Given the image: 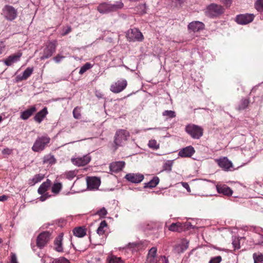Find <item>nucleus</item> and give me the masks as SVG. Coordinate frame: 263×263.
<instances>
[{"label":"nucleus","instance_id":"6","mask_svg":"<svg viewBox=\"0 0 263 263\" xmlns=\"http://www.w3.org/2000/svg\"><path fill=\"white\" fill-rule=\"evenodd\" d=\"M5 17L9 21L14 20L17 14V10L10 5H6L3 9Z\"/></svg>","mask_w":263,"mask_h":263},{"label":"nucleus","instance_id":"26","mask_svg":"<svg viewBox=\"0 0 263 263\" xmlns=\"http://www.w3.org/2000/svg\"><path fill=\"white\" fill-rule=\"evenodd\" d=\"M33 71V67H28L23 73V75L22 76H17V80L18 81H23L26 80L28 79L30 75L32 74Z\"/></svg>","mask_w":263,"mask_h":263},{"label":"nucleus","instance_id":"58","mask_svg":"<svg viewBox=\"0 0 263 263\" xmlns=\"http://www.w3.org/2000/svg\"><path fill=\"white\" fill-rule=\"evenodd\" d=\"M184 0H172V2L177 4H181L184 2Z\"/></svg>","mask_w":263,"mask_h":263},{"label":"nucleus","instance_id":"53","mask_svg":"<svg viewBox=\"0 0 263 263\" xmlns=\"http://www.w3.org/2000/svg\"><path fill=\"white\" fill-rule=\"evenodd\" d=\"M71 31V28L70 27H68V28L62 33V35L64 36L67 34H68L69 32H70Z\"/></svg>","mask_w":263,"mask_h":263},{"label":"nucleus","instance_id":"24","mask_svg":"<svg viewBox=\"0 0 263 263\" xmlns=\"http://www.w3.org/2000/svg\"><path fill=\"white\" fill-rule=\"evenodd\" d=\"M63 235V233H61L54 240V249L59 252H61L63 250L62 247Z\"/></svg>","mask_w":263,"mask_h":263},{"label":"nucleus","instance_id":"1","mask_svg":"<svg viewBox=\"0 0 263 263\" xmlns=\"http://www.w3.org/2000/svg\"><path fill=\"white\" fill-rule=\"evenodd\" d=\"M123 6V4L121 2H117L114 4L103 3L98 6L97 10L101 13H107L115 11L122 8Z\"/></svg>","mask_w":263,"mask_h":263},{"label":"nucleus","instance_id":"2","mask_svg":"<svg viewBox=\"0 0 263 263\" xmlns=\"http://www.w3.org/2000/svg\"><path fill=\"white\" fill-rule=\"evenodd\" d=\"M129 137V133L125 129H118L115 135L114 144L115 150L119 146H121Z\"/></svg>","mask_w":263,"mask_h":263},{"label":"nucleus","instance_id":"12","mask_svg":"<svg viewBox=\"0 0 263 263\" xmlns=\"http://www.w3.org/2000/svg\"><path fill=\"white\" fill-rule=\"evenodd\" d=\"M87 187L89 190H97L100 185V180L96 177H88L86 180Z\"/></svg>","mask_w":263,"mask_h":263},{"label":"nucleus","instance_id":"41","mask_svg":"<svg viewBox=\"0 0 263 263\" xmlns=\"http://www.w3.org/2000/svg\"><path fill=\"white\" fill-rule=\"evenodd\" d=\"M162 115L163 116H166L168 118H173L176 116L175 111L172 110H165L163 112Z\"/></svg>","mask_w":263,"mask_h":263},{"label":"nucleus","instance_id":"57","mask_svg":"<svg viewBox=\"0 0 263 263\" xmlns=\"http://www.w3.org/2000/svg\"><path fill=\"white\" fill-rule=\"evenodd\" d=\"M137 246V244L136 243H129L128 244V247L130 248H135Z\"/></svg>","mask_w":263,"mask_h":263},{"label":"nucleus","instance_id":"4","mask_svg":"<svg viewBox=\"0 0 263 263\" xmlns=\"http://www.w3.org/2000/svg\"><path fill=\"white\" fill-rule=\"evenodd\" d=\"M185 130L194 139H198L203 135V129L194 124L187 125Z\"/></svg>","mask_w":263,"mask_h":263},{"label":"nucleus","instance_id":"54","mask_svg":"<svg viewBox=\"0 0 263 263\" xmlns=\"http://www.w3.org/2000/svg\"><path fill=\"white\" fill-rule=\"evenodd\" d=\"M222 3H223L227 7L228 6H230L231 4V2H232V0H221Z\"/></svg>","mask_w":263,"mask_h":263},{"label":"nucleus","instance_id":"15","mask_svg":"<svg viewBox=\"0 0 263 263\" xmlns=\"http://www.w3.org/2000/svg\"><path fill=\"white\" fill-rule=\"evenodd\" d=\"M195 152L192 146H186L180 150L178 155L181 157H191Z\"/></svg>","mask_w":263,"mask_h":263},{"label":"nucleus","instance_id":"42","mask_svg":"<svg viewBox=\"0 0 263 263\" xmlns=\"http://www.w3.org/2000/svg\"><path fill=\"white\" fill-rule=\"evenodd\" d=\"M148 146L153 149H157L159 148V145L157 144L155 140H151L148 142Z\"/></svg>","mask_w":263,"mask_h":263},{"label":"nucleus","instance_id":"18","mask_svg":"<svg viewBox=\"0 0 263 263\" xmlns=\"http://www.w3.org/2000/svg\"><path fill=\"white\" fill-rule=\"evenodd\" d=\"M157 252V249L155 247H153L149 250L146 260V263H156Z\"/></svg>","mask_w":263,"mask_h":263},{"label":"nucleus","instance_id":"32","mask_svg":"<svg viewBox=\"0 0 263 263\" xmlns=\"http://www.w3.org/2000/svg\"><path fill=\"white\" fill-rule=\"evenodd\" d=\"M249 103V99H242L238 106V109L240 110L246 109L248 106Z\"/></svg>","mask_w":263,"mask_h":263},{"label":"nucleus","instance_id":"13","mask_svg":"<svg viewBox=\"0 0 263 263\" xmlns=\"http://www.w3.org/2000/svg\"><path fill=\"white\" fill-rule=\"evenodd\" d=\"M90 157L88 155L84 156L82 157L72 158L71 161L73 164L78 166H84L88 164L90 161Z\"/></svg>","mask_w":263,"mask_h":263},{"label":"nucleus","instance_id":"9","mask_svg":"<svg viewBox=\"0 0 263 263\" xmlns=\"http://www.w3.org/2000/svg\"><path fill=\"white\" fill-rule=\"evenodd\" d=\"M223 12V8L219 5L212 4L209 5L206 9L207 15L211 17L216 16Z\"/></svg>","mask_w":263,"mask_h":263},{"label":"nucleus","instance_id":"59","mask_svg":"<svg viewBox=\"0 0 263 263\" xmlns=\"http://www.w3.org/2000/svg\"><path fill=\"white\" fill-rule=\"evenodd\" d=\"M139 6L141 8H145V5H140Z\"/></svg>","mask_w":263,"mask_h":263},{"label":"nucleus","instance_id":"39","mask_svg":"<svg viewBox=\"0 0 263 263\" xmlns=\"http://www.w3.org/2000/svg\"><path fill=\"white\" fill-rule=\"evenodd\" d=\"M61 187L62 184L60 183H54L51 188L52 192L57 194L60 192Z\"/></svg>","mask_w":263,"mask_h":263},{"label":"nucleus","instance_id":"56","mask_svg":"<svg viewBox=\"0 0 263 263\" xmlns=\"http://www.w3.org/2000/svg\"><path fill=\"white\" fill-rule=\"evenodd\" d=\"M8 199V197L6 195H2L0 196V201H4Z\"/></svg>","mask_w":263,"mask_h":263},{"label":"nucleus","instance_id":"37","mask_svg":"<svg viewBox=\"0 0 263 263\" xmlns=\"http://www.w3.org/2000/svg\"><path fill=\"white\" fill-rule=\"evenodd\" d=\"M173 164V160H168L165 162L163 165L164 171L170 172L172 170V167Z\"/></svg>","mask_w":263,"mask_h":263},{"label":"nucleus","instance_id":"17","mask_svg":"<svg viewBox=\"0 0 263 263\" xmlns=\"http://www.w3.org/2000/svg\"><path fill=\"white\" fill-rule=\"evenodd\" d=\"M22 55V53L17 52L16 54L10 55L5 60V64L7 66H11L13 63L18 61Z\"/></svg>","mask_w":263,"mask_h":263},{"label":"nucleus","instance_id":"19","mask_svg":"<svg viewBox=\"0 0 263 263\" xmlns=\"http://www.w3.org/2000/svg\"><path fill=\"white\" fill-rule=\"evenodd\" d=\"M125 165L124 161H118L112 162L110 164V171L114 173L118 172L122 170Z\"/></svg>","mask_w":263,"mask_h":263},{"label":"nucleus","instance_id":"43","mask_svg":"<svg viewBox=\"0 0 263 263\" xmlns=\"http://www.w3.org/2000/svg\"><path fill=\"white\" fill-rule=\"evenodd\" d=\"M107 214V210L105 208H102L100 210H98L96 214L98 215L100 217H104Z\"/></svg>","mask_w":263,"mask_h":263},{"label":"nucleus","instance_id":"3","mask_svg":"<svg viewBox=\"0 0 263 263\" xmlns=\"http://www.w3.org/2000/svg\"><path fill=\"white\" fill-rule=\"evenodd\" d=\"M50 139L48 136H42L38 137L35 140L32 149L35 152L43 151L46 145L49 143Z\"/></svg>","mask_w":263,"mask_h":263},{"label":"nucleus","instance_id":"45","mask_svg":"<svg viewBox=\"0 0 263 263\" xmlns=\"http://www.w3.org/2000/svg\"><path fill=\"white\" fill-rule=\"evenodd\" d=\"M73 116L75 119H80L81 117L80 111L78 107L74 108L73 110Z\"/></svg>","mask_w":263,"mask_h":263},{"label":"nucleus","instance_id":"40","mask_svg":"<svg viewBox=\"0 0 263 263\" xmlns=\"http://www.w3.org/2000/svg\"><path fill=\"white\" fill-rule=\"evenodd\" d=\"M77 173L74 171H70L65 173L64 175L69 180L72 179L76 176Z\"/></svg>","mask_w":263,"mask_h":263},{"label":"nucleus","instance_id":"62","mask_svg":"<svg viewBox=\"0 0 263 263\" xmlns=\"http://www.w3.org/2000/svg\"><path fill=\"white\" fill-rule=\"evenodd\" d=\"M141 13H145V11L144 10H142V11H141Z\"/></svg>","mask_w":263,"mask_h":263},{"label":"nucleus","instance_id":"51","mask_svg":"<svg viewBox=\"0 0 263 263\" xmlns=\"http://www.w3.org/2000/svg\"><path fill=\"white\" fill-rule=\"evenodd\" d=\"M12 152V150L9 148H4L2 151V153L3 154H7V155H9V154H11Z\"/></svg>","mask_w":263,"mask_h":263},{"label":"nucleus","instance_id":"28","mask_svg":"<svg viewBox=\"0 0 263 263\" xmlns=\"http://www.w3.org/2000/svg\"><path fill=\"white\" fill-rule=\"evenodd\" d=\"M183 227L180 222L172 223L168 228V230L173 232H180L183 230Z\"/></svg>","mask_w":263,"mask_h":263},{"label":"nucleus","instance_id":"21","mask_svg":"<svg viewBox=\"0 0 263 263\" xmlns=\"http://www.w3.org/2000/svg\"><path fill=\"white\" fill-rule=\"evenodd\" d=\"M204 28V24L199 21L193 22L189 24L188 28L194 32H197L202 30Z\"/></svg>","mask_w":263,"mask_h":263},{"label":"nucleus","instance_id":"55","mask_svg":"<svg viewBox=\"0 0 263 263\" xmlns=\"http://www.w3.org/2000/svg\"><path fill=\"white\" fill-rule=\"evenodd\" d=\"M183 186L185 188L188 192H190V188L189 184L187 183L183 182L182 183Z\"/></svg>","mask_w":263,"mask_h":263},{"label":"nucleus","instance_id":"61","mask_svg":"<svg viewBox=\"0 0 263 263\" xmlns=\"http://www.w3.org/2000/svg\"><path fill=\"white\" fill-rule=\"evenodd\" d=\"M153 129V128H148V129H147V130H151V129ZM154 129H157V128H155Z\"/></svg>","mask_w":263,"mask_h":263},{"label":"nucleus","instance_id":"50","mask_svg":"<svg viewBox=\"0 0 263 263\" xmlns=\"http://www.w3.org/2000/svg\"><path fill=\"white\" fill-rule=\"evenodd\" d=\"M11 263H18L17 261L16 256L15 254L14 253H11Z\"/></svg>","mask_w":263,"mask_h":263},{"label":"nucleus","instance_id":"33","mask_svg":"<svg viewBox=\"0 0 263 263\" xmlns=\"http://www.w3.org/2000/svg\"><path fill=\"white\" fill-rule=\"evenodd\" d=\"M55 162V160L54 157L52 155H48L45 156L44 157L43 163L44 164L48 163V164H52L54 163Z\"/></svg>","mask_w":263,"mask_h":263},{"label":"nucleus","instance_id":"20","mask_svg":"<svg viewBox=\"0 0 263 263\" xmlns=\"http://www.w3.org/2000/svg\"><path fill=\"white\" fill-rule=\"evenodd\" d=\"M219 166L224 170H227L232 166V162L227 157H223L217 160Z\"/></svg>","mask_w":263,"mask_h":263},{"label":"nucleus","instance_id":"34","mask_svg":"<svg viewBox=\"0 0 263 263\" xmlns=\"http://www.w3.org/2000/svg\"><path fill=\"white\" fill-rule=\"evenodd\" d=\"M107 227V223L105 220L102 221L97 229V233L99 235H102L104 234L105 231L104 230V228Z\"/></svg>","mask_w":263,"mask_h":263},{"label":"nucleus","instance_id":"8","mask_svg":"<svg viewBox=\"0 0 263 263\" xmlns=\"http://www.w3.org/2000/svg\"><path fill=\"white\" fill-rule=\"evenodd\" d=\"M127 82L125 79H121L112 84L110 90L114 93H118L123 91L127 86Z\"/></svg>","mask_w":263,"mask_h":263},{"label":"nucleus","instance_id":"63","mask_svg":"<svg viewBox=\"0 0 263 263\" xmlns=\"http://www.w3.org/2000/svg\"><path fill=\"white\" fill-rule=\"evenodd\" d=\"M3 241V240L2 238H0V243H2Z\"/></svg>","mask_w":263,"mask_h":263},{"label":"nucleus","instance_id":"36","mask_svg":"<svg viewBox=\"0 0 263 263\" xmlns=\"http://www.w3.org/2000/svg\"><path fill=\"white\" fill-rule=\"evenodd\" d=\"M92 67V65L90 63H85L80 69L79 73L80 74H83L84 72H85L87 70L90 69Z\"/></svg>","mask_w":263,"mask_h":263},{"label":"nucleus","instance_id":"23","mask_svg":"<svg viewBox=\"0 0 263 263\" xmlns=\"http://www.w3.org/2000/svg\"><path fill=\"white\" fill-rule=\"evenodd\" d=\"M48 111L47 108L44 107L43 109H42L35 115V116L34 117V119L36 122L40 123L46 117Z\"/></svg>","mask_w":263,"mask_h":263},{"label":"nucleus","instance_id":"22","mask_svg":"<svg viewBox=\"0 0 263 263\" xmlns=\"http://www.w3.org/2000/svg\"><path fill=\"white\" fill-rule=\"evenodd\" d=\"M36 108L35 106L30 107L28 109L23 111L21 115V118L23 120H27L31 117L35 111Z\"/></svg>","mask_w":263,"mask_h":263},{"label":"nucleus","instance_id":"14","mask_svg":"<svg viewBox=\"0 0 263 263\" xmlns=\"http://www.w3.org/2000/svg\"><path fill=\"white\" fill-rule=\"evenodd\" d=\"M125 178L132 183H138L143 180L144 176L138 173H129L126 175Z\"/></svg>","mask_w":263,"mask_h":263},{"label":"nucleus","instance_id":"46","mask_svg":"<svg viewBox=\"0 0 263 263\" xmlns=\"http://www.w3.org/2000/svg\"><path fill=\"white\" fill-rule=\"evenodd\" d=\"M156 263H168V259L164 256H160L158 259H156Z\"/></svg>","mask_w":263,"mask_h":263},{"label":"nucleus","instance_id":"30","mask_svg":"<svg viewBox=\"0 0 263 263\" xmlns=\"http://www.w3.org/2000/svg\"><path fill=\"white\" fill-rule=\"evenodd\" d=\"M73 233L76 236L82 237L86 235V230L82 227H78L73 229Z\"/></svg>","mask_w":263,"mask_h":263},{"label":"nucleus","instance_id":"48","mask_svg":"<svg viewBox=\"0 0 263 263\" xmlns=\"http://www.w3.org/2000/svg\"><path fill=\"white\" fill-rule=\"evenodd\" d=\"M65 57L60 54H58L57 56L54 57L53 60L56 63H59Z\"/></svg>","mask_w":263,"mask_h":263},{"label":"nucleus","instance_id":"11","mask_svg":"<svg viewBox=\"0 0 263 263\" xmlns=\"http://www.w3.org/2000/svg\"><path fill=\"white\" fill-rule=\"evenodd\" d=\"M50 233L45 231L41 233L37 238V246L40 248L44 247L50 239Z\"/></svg>","mask_w":263,"mask_h":263},{"label":"nucleus","instance_id":"25","mask_svg":"<svg viewBox=\"0 0 263 263\" xmlns=\"http://www.w3.org/2000/svg\"><path fill=\"white\" fill-rule=\"evenodd\" d=\"M51 182L50 180L47 179L46 181L44 182L39 187L37 192L39 194H44L50 186Z\"/></svg>","mask_w":263,"mask_h":263},{"label":"nucleus","instance_id":"49","mask_svg":"<svg viewBox=\"0 0 263 263\" xmlns=\"http://www.w3.org/2000/svg\"><path fill=\"white\" fill-rule=\"evenodd\" d=\"M50 196L48 194L44 193V194L42 195V196L40 197L39 199L40 201H44Z\"/></svg>","mask_w":263,"mask_h":263},{"label":"nucleus","instance_id":"38","mask_svg":"<svg viewBox=\"0 0 263 263\" xmlns=\"http://www.w3.org/2000/svg\"><path fill=\"white\" fill-rule=\"evenodd\" d=\"M255 6L258 11H263V0H257Z\"/></svg>","mask_w":263,"mask_h":263},{"label":"nucleus","instance_id":"60","mask_svg":"<svg viewBox=\"0 0 263 263\" xmlns=\"http://www.w3.org/2000/svg\"><path fill=\"white\" fill-rule=\"evenodd\" d=\"M3 121V118L0 115V123Z\"/></svg>","mask_w":263,"mask_h":263},{"label":"nucleus","instance_id":"29","mask_svg":"<svg viewBox=\"0 0 263 263\" xmlns=\"http://www.w3.org/2000/svg\"><path fill=\"white\" fill-rule=\"evenodd\" d=\"M159 182V179L158 177H154L148 182L145 183V188H153L157 186Z\"/></svg>","mask_w":263,"mask_h":263},{"label":"nucleus","instance_id":"35","mask_svg":"<svg viewBox=\"0 0 263 263\" xmlns=\"http://www.w3.org/2000/svg\"><path fill=\"white\" fill-rule=\"evenodd\" d=\"M108 263H123L120 257L111 256L108 258Z\"/></svg>","mask_w":263,"mask_h":263},{"label":"nucleus","instance_id":"27","mask_svg":"<svg viewBox=\"0 0 263 263\" xmlns=\"http://www.w3.org/2000/svg\"><path fill=\"white\" fill-rule=\"evenodd\" d=\"M44 177V176L42 174H36L32 179L29 180L28 183L30 186H33L42 180Z\"/></svg>","mask_w":263,"mask_h":263},{"label":"nucleus","instance_id":"44","mask_svg":"<svg viewBox=\"0 0 263 263\" xmlns=\"http://www.w3.org/2000/svg\"><path fill=\"white\" fill-rule=\"evenodd\" d=\"M52 263H70L69 260L64 257H60L53 260Z\"/></svg>","mask_w":263,"mask_h":263},{"label":"nucleus","instance_id":"7","mask_svg":"<svg viewBox=\"0 0 263 263\" xmlns=\"http://www.w3.org/2000/svg\"><path fill=\"white\" fill-rule=\"evenodd\" d=\"M56 42H50L48 43L43 50V55L41 57V60H44L50 57L55 51Z\"/></svg>","mask_w":263,"mask_h":263},{"label":"nucleus","instance_id":"31","mask_svg":"<svg viewBox=\"0 0 263 263\" xmlns=\"http://www.w3.org/2000/svg\"><path fill=\"white\" fill-rule=\"evenodd\" d=\"M253 258L254 263H263V254L262 253H254Z\"/></svg>","mask_w":263,"mask_h":263},{"label":"nucleus","instance_id":"5","mask_svg":"<svg viewBox=\"0 0 263 263\" xmlns=\"http://www.w3.org/2000/svg\"><path fill=\"white\" fill-rule=\"evenodd\" d=\"M126 36L130 41H142L143 36L142 33L137 28L128 30L126 32Z\"/></svg>","mask_w":263,"mask_h":263},{"label":"nucleus","instance_id":"16","mask_svg":"<svg viewBox=\"0 0 263 263\" xmlns=\"http://www.w3.org/2000/svg\"><path fill=\"white\" fill-rule=\"evenodd\" d=\"M216 189L218 193L224 195L231 196L233 193V191L225 184H217Z\"/></svg>","mask_w":263,"mask_h":263},{"label":"nucleus","instance_id":"47","mask_svg":"<svg viewBox=\"0 0 263 263\" xmlns=\"http://www.w3.org/2000/svg\"><path fill=\"white\" fill-rule=\"evenodd\" d=\"M221 257L220 256H218L212 258L209 263H220L221 261Z\"/></svg>","mask_w":263,"mask_h":263},{"label":"nucleus","instance_id":"52","mask_svg":"<svg viewBox=\"0 0 263 263\" xmlns=\"http://www.w3.org/2000/svg\"><path fill=\"white\" fill-rule=\"evenodd\" d=\"M5 49V45L2 41H0V54L2 53Z\"/></svg>","mask_w":263,"mask_h":263},{"label":"nucleus","instance_id":"10","mask_svg":"<svg viewBox=\"0 0 263 263\" xmlns=\"http://www.w3.org/2000/svg\"><path fill=\"white\" fill-rule=\"evenodd\" d=\"M254 18L253 14H243L238 15L236 17V22L240 25H246L252 22Z\"/></svg>","mask_w":263,"mask_h":263},{"label":"nucleus","instance_id":"64","mask_svg":"<svg viewBox=\"0 0 263 263\" xmlns=\"http://www.w3.org/2000/svg\"><path fill=\"white\" fill-rule=\"evenodd\" d=\"M262 232H263V229H261Z\"/></svg>","mask_w":263,"mask_h":263}]
</instances>
